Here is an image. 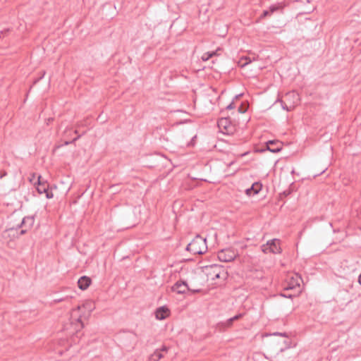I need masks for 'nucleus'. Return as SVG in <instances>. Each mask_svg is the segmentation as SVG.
I'll list each match as a JSON object with an SVG mask.
<instances>
[{"label": "nucleus", "mask_w": 361, "mask_h": 361, "mask_svg": "<svg viewBox=\"0 0 361 361\" xmlns=\"http://www.w3.org/2000/svg\"><path fill=\"white\" fill-rule=\"evenodd\" d=\"M186 250L193 255H202L205 253L207 251L206 238L197 235L187 245Z\"/></svg>", "instance_id": "f257e3e1"}, {"label": "nucleus", "mask_w": 361, "mask_h": 361, "mask_svg": "<svg viewBox=\"0 0 361 361\" xmlns=\"http://www.w3.org/2000/svg\"><path fill=\"white\" fill-rule=\"evenodd\" d=\"M80 137V135H78L75 138H74L72 141L71 142H65V145H68V144H71L73 142H75V140H77L79 137Z\"/></svg>", "instance_id": "2f4dec72"}, {"label": "nucleus", "mask_w": 361, "mask_h": 361, "mask_svg": "<svg viewBox=\"0 0 361 361\" xmlns=\"http://www.w3.org/2000/svg\"><path fill=\"white\" fill-rule=\"evenodd\" d=\"M78 321L79 322H80V324H81V326H82V327H83V326H84V325H83V323H82V321H81V319H80V318H78Z\"/></svg>", "instance_id": "72a5a7b5"}, {"label": "nucleus", "mask_w": 361, "mask_h": 361, "mask_svg": "<svg viewBox=\"0 0 361 361\" xmlns=\"http://www.w3.org/2000/svg\"><path fill=\"white\" fill-rule=\"evenodd\" d=\"M262 185L259 182L254 183L252 186L245 190L247 196H254L257 195L262 190Z\"/></svg>", "instance_id": "f8f14e48"}, {"label": "nucleus", "mask_w": 361, "mask_h": 361, "mask_svg": "<svg viewBox=\"0 0 361 361\" xmlns=\"http://www.w3.org/2000/svg\"><path fill=\"white\" fill-rule=\"evenodd\" d=\"M171 290L178 294H185L186 293V290H190V288L188 286L186 281L180 279L173 284L171 287Z\"/></svg>", "instance_id": "6e6552de"}, {"label": "nucleus", "mask_w": 361, "mask_h": 361, "mask_svg": "<svg viewBox=\"0 0 361 361\" xmlns=\"http://www.w3.org/2000/svg\"><path fill=\"white\" fill-rule=\"evenodd\" d=\"M271 14L269 13V10H265L263 11V13L261 15V18H265L267 16H269Z\"/></svg>", "instance_id": "a878e982"}, {"label": "nucleus", "mask_w": 361, "mask_h": 361, "mask_svg": "<svg viewBox=\"0 0 361 361\" xmlns=\"http://www.w3.org/2000/svg\"><path fill=\"white\" fill-rule=\"evenodd\" d=\"M205 273L208 279L212 281L221 279L223 281L227 279L228 273L221 265L212 264L205 267Z\"/></svg>", "instance_id": "f03ea898"}, {"label": "nucleus", "mask_w": 361, "mask_h": 361, "mask_svg": "<svg viewBox=\"0 0 361 361\" xmlns=\"http://www.w3.org/2000/svg\"><path fill=\"white\" fill-rule=\"evenodd\" d=\"M358 283L361 285V274H360L358 277Z\"/></svg>", "instance_id": "f704fd0d"}, {"label": "nucleus", "mask_w": 361, "mask_h": 361, "mask_svg": "<svg viewBox=\"0 0 361 361\" xmlns=\"http://www.w3.org/2000/svg\"><path fill=\"white\" fill-rule=\"evenodd\" d=\"M72 298H73L72 296L66 295V296L61 297V298H56L55 299L53 300L52 302L54 304H56V303H59L63 301H69Z\"/></svg>", "instance_id": "a211bd4d"}, {"label": "nucleus", "mask_w": 361, "mask_h": 361, "mask_svg": "<svg viewBox=\"0 0 361 361\" xmlns=\"http://www.w3.org/2000/svg\"><path fill=\"white\" fill-rule=\"evenodd\" d=\"M164 357L161 350H156L149 357V361H159Z\"/></svg>", "instance_id": "dca6fc26"}, {"label": "nucleus", "mask_w": 361, "mask_h": 361, "mask_svg": "<svg viewBox=\"0 0 361 361\" xmlns=\"http://www.w3.org/2000/svg\"><path fill=\"white\" fill-rule=\"evenodd\" d=\"M91 283L92 279L90 277L82 276L78 281V286L80 290H85L90 286Z\"/></svg>", "instance_id": "ddd939ff"}, {"label": "nucleus", "mask_w": 361, "mask_h": 361, "mask_svg": "<svg viewBox=\"0 0 361 361\" xmlns=\"http://www.w3.org/2000/svg\"><path fill=\"white\" fill-rule=\"evenodd\" d=\"M290 290H297V293H300V286L298 279H295L292 277L290 281L284 285L283 291L288 292Z\"/></svg>", "instance_id": "9d476101"}, {"label": "nucleus", "mask_w": 361, "mask_h": 361, "mask_svg": "<svg viewBox=\"0 0 361 361\" xmlns=\"http://www.w3.org/2000/svg\"><path fill=\"white\" fill-rule=\"evenodd\" d=\"M293 292L291 293H286V292H283V293H281L279 294L280 296L281 297H283V298H293L294 297H296L298 295V294L300 293H297V290H292Z\"/></svg>", "instance_id": "f3484780"}, {"label": "nucleus", "mask_w": 361, "mask_h": 361, "mask_svg": "<svg viewBox=\"0 0 361 361\" xmlns=\"http://www.w3.org/2000/svg\"><path fill=\"white\" fill-rule=\"evenodd\" d=\"M280 240L277 238L268 240L266 244H263L261 246L262 251L264 254H281L282 249L280 245Z\"/></svg>", "instance_id": "39448f33"}, {"label": "nucleus", "mask_w": 361, "mask_h": 361, "mask_svg": "<svg viewBox=\"0 0 361 361\" xmlns=\"http://www.w3.org/2000/svg\"><path fill=\"white\" fill-rule=\"evenodd\" d=\"M159 350H161V353L165 351V352H167L168 350H169V348L166 347V345H163L160 349H158Z\"/></svg>", "instance_id": "7c9ffc66"}, {"label": "nucleus", "mask_w": 361, "mask_h": 361, "mask_svg": "<svg viewBox=\"0 0 361 361\" xmlns=\"http://www.w3.org/2000/svg\"><path fill=\"white\" fill-rule=\"evenodd\" d=\"M267 149L271 152H278L281 149V143L279 141L269 140L267 142Z\"/></svg>", "instance_id": "4468645a"}, {"label": "nucleus", "mask_w": 361, "mask_h": 361, "mask_svg": "<svg viewBox=\"0 0 361 361\" xmlns=\"http://www.w3.org/2000/svg\"><path fill=\"white\" fill-rule=\"evenodd\" d=\"M237 252L233 248H225L218 252L217 257L221 262H229L235 259Z\"/></svg>", "instance_id": "423d86ee"}, {"label": "nucleus", "mask_w": 361, "mask_h": 361, "mask_svg": "<svg viewBox=\"0 0 361 361\" xmlns=\"http://www.w3.org/2000/svg\"><path fill=\"white\" fill-rule=\"evenodd\" d=\"M240 96H241V94L236 95V96H235V99H238V98L239 97H240Z\"/></svg>", "instance_id": "e433bc0d"}, {"label": "nucleus", "mask_w": 361, "mask_h": 361, "mask_svg": "<svg viewBox=\"0 0 361 361\" xmlns=\"http://www.w3.org/2000/svg\"><path fill=\"white\" fill-rule=\"evenodd\" d=\"M284 101H282L283 109L291 111L300 102V97L295 92H289L286 94Z\"/></svg>", "instance_id": "20e7f679"}, {"label": "nucleus", "mask_w": 361, "mask_h": 361, "mask_svg": "<svg viewBox=\"0 0 361 361\" xmlns=\"http://www.w3.org/2000/svg\"><path fill=\"white\" fill-rule=\"evenodd\" d=\"M169 309L166 306H161L157 309L155 316L157 319L163 320L169 316Z\"/></svg>", "instance_id": "9b49d317"}, {"label": "nucleus", "mask_w": 361, "mask_h": 361, "mask_svg": "<svg viewBox=\"0 0 361 361\" xmlns=\"http://www.w3.org/2000/svg\"><path fill=\"white\" fill-rule=\"evenodd\" d=\"M238 112L239 113H245V111H246V109H245L243 105H240L239 107H238Z\"/></svg>", "instance_id": "c85d7f7f"}, {"label": "nucleus", "mask_w": 361, "mask_h": 361, "mask_svg": "<svg viewBox=\"0 0 361 361\" xmlns=\"http://www.w3.org/2000/svg\"><path fill=\"white\" fill-rule=\"evenodd\" d=\"M34 216H25L20 224H18L16 228H10L6 230V232H17V230L20 228H27L28 229L31 228L34 224Z\"/></svg>", "instance_id": "0eeeda50"}, {"label": "nucleus", "mask_w": 361, "mask_h": 361, "mask_svg": "<svg viewBox=\"0 0 361 361\" xmlns=\"http://www.w3.org/2000/svg\"><path fill=\"white\" fill-rule=\"evenodd\" d=\"M53 121V118H49L48 119V122H51V121Z\"/></svg>", "instance_id": "c9c22d12"}, {"label": "nucleus", "mask_w": 361, "mask_h": 361, "mask_svg": "<svg viewBox=\"0 0 361 361\" xmlns=\"http://www.w3.org/2000/svg\"><path fill=\"white\" fill-rule=\"evenodd\" d=\"M235 107V103L233 101L232 102H231L227 106H226V109L227 110H231V109H233Z\"/></svg>", "instance_id": "bb28decb"}, {"label": "nucleus", "mask_w": 361, "mask_h": 361, "mask_svg": "<svg viewBox=\"0 0 361 361\" xmlns=\"http://www.w3.org/2000/svg\"><path fill=\"white\" fill-rule=\"evenodd\" d=\"M244 315H245V313H239V314L235 315L234 317L227 319L226 322L224 324V326L226 328L231 327L235 321L240 319L241 318L243 317Z\"/></svg>", "instance_id": "2eb2a0df"}, {"label": "nucleus", "mask_w": 361, "mask_h": 361, "mask_svg": "<svg viewBox=\"0 0 361 361\" xmlns=\"http://www.w3.org/2000/svg\"><path fill=\"white\" fill-rule=\"evenodd\" d=\"M202 291V289L200 288H197V289H192L190 288V290H186V293H189L190 294H194V293H201Z\"/></svg>", "instance_id": "b1692460"}, {"label": "nucleus", "mask_w": 361, "mask_h": 361, "mask_svg": "<svg viewBox=\"0 0 361 361\" xmlns=\"http://www.w3.org/2000/svg\"><path fill=\"white\" fill-rule=\"evenodd\" d=\"M222 51V49L220 47H218L215 51H213L212 52H214V56H219L220 55L219 51Z\"/></svg>", "instance_id": "c756f323"}, {"label": "nucleus", "mask_w": 361, "mask_h": 361, "mask_svg": "<svg viewBox=\"0 0 361 361\" xmlns=\"http://www.w3.org/2000/svg\"><path fill=\"white\" fill-rule=\"evenodd\" d=\"M214 54H215L214 52H210V51L206 52V53L203 54V55L202 56L201 59H202V61H207L209 59H211L213 56H214Z\"/></svg>", "instance_id": "6ab92c4d"}, {"label": "nucleus", "mask_w": 361, "mask_h": 361, "mask_svg": "<svg viewBox=\"0 0 361 361\" xmlns=\"http://www.w3.org/2000/svg\"><path fill=\"white\" fill-rule=\"evenodd\" d=\"M27 230L28 228H23V229L20 230V231L18 233V231L17 232H13V236H15L16 234L15 233H17V237H18L19 235H24L27 232Z\"/></svg>", "instance_id": "4be33fe9"}, {"label": "nucleus", "mask_w": 361, "mask_h": 361, "mask_svg": "<svg viewBox=\"0 0 361 361\" xmlns=\"http://www.w3.org/2000/svg\"><path fill=\"white\" fill-rule=\"evenodd\" d=\"M74 133H75V134H77V133H78V130H75Z\"/></svg>", "instance_id": "4c0bfd02"}, {"label": "nucleus", "mask_w": 361, "mask_h": 361, "mask_svg": "<svg viewBox=\"0 0 361 361\" xmlns=\"http://www.w3.org/2000/svg\"><path fill=\"white\" fill-rule=\"evenodd\" d=\"M228 121L226 118H222L218 121L219 127H224L225 129L228 127Z\"/></svg>", "instance_id": "aec40b11"}, {"label": "nucleus", "mask_w": 361, "mask_h": 361, "mask_svg": "<svg viewBox=\"0 0 361 361\" xmlns=\"http://www.w3.org/2000/svg\"><path fill=\"white\" fill-rule=\"evenodd\" d=\"M290 194V192H287V191H284L283 193V195H284L285 196H287V195H288Z\"/></svg>", "instance_id": "473e14b6"}, {"label": "nucleus", "mask_w": 361, "mask_h": 361, "mask_svg": "<svg viewBox=\"0 0 361 361\" xmlns=\"http://www.w3.org/2000/svg\"><path fill=\"white\" fill-rule=\"evenodd\" d=\"M279 8V7L278 6H276V5L271 6L269 8L270 14L273 13L274 12L277 11Z\"/></svg>", "instance_id": "5701e85b"}, {"label": "nucleus", "mask_w": 361, "mask_h": 361, "mask_svg": "<svg viewBox=\"0 0 361 361\" xmlns=\"http://www.w3.org/2000/svg\"><path fill=\"white\" fill-rule=\"evenodd\" d=\"M41 176L38 177V185L37 187V190L39 194H45V196L47 199L52 198L54 195L51 190H49V187L46 183H41L40 182Z\"/></svg>", "instance_id": "1a4fd4ad"}, {"label": "nucleus", "mask_w": 361, "mask_h": 361, "mask_svg": "<svg viewBox=\"0 0 361 361\" xmlns=\"http://www.w3.org/2000/svg\"><path fill=\"white\" fill-rule=\"evenodd\" d=\"M251 62V61L247 59V58H245V59H241L240 60V66L241 67H245V66H247V64H249Z\"/></svg>", "instance_id": "412c9836"}, {"label": "nucleus", "mask_w": 361, "mask_h": 361, "mask_svg": "<svg viewBox=\"0 0 361 361\" xmlns=\"http://www.w3.org/2000/svg\"><path fill=\"white\" fill-rule=\"evenodd\" d=\"M44 75H45V71H43V72H42V75H41L39 78H38L37 79H36V80H34V84H36V83H37V82H38L41 79H42V78H44Z\"/></svg>", "instance_id": "cd10ccee"}, {"label": "nucleus", "mask_w": 361, "mask_h": 361, "mask_svg": "<svg viewBox=\"0 0 361 361\" xmlns=\"http://www.w3.org/2000/svg\"><path fill=\"white\" fill-rule=\"evenodd\" d=\"M137 336L134 331H123L120 333L117 338L121 345L126 348H134Z\"/></svg>", "instance_id": "7ed1b4c3"}, {"label": "nucleus", "mask_w": 361, "mask_h": 361, "mask_svg": "<svg viewBox=\"0 0 361 361\" xmlns=\"http://www.w3.org/2000/svg\"><path fill=\"white\" fill-rule=\"evenodd\" d=\"M272 335L274 336H283V337H288V335L286 332H283V333H281V332H274L272 334Z\"/></svg>", "instance_id": "393cba45"}]
</instances>
